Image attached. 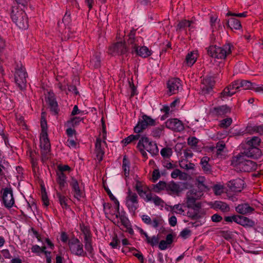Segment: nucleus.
Listing matches in <instances>:
<instances>
[{
	"instance_id": "1",
	"label": "nucleus",
	"mask_w": 263,
	"mask_h": 263,
	"mask_svg": "<svg viewBox=\"0 0 263 263\" xmlns=\"http://www.w3.org/2000/svg\"><path fill=\"white\" fill-rule=\"evenodd\" d=\"M41 126L42 133L40 139V146L41 148L42 160L44 161L48 158V154L49 153L50 149V143L47 137V124L45 118V112H42Z\"/></svg>"
},
{
	"instance_id": "2",
	"label": "nucleus",
	"mask_w": 263,
	"mask_h": 263,
	"mask_svg": "<svg viewBox=\"0 0 263 263\" xmlns=\"http://www.w3.org/2000/svg\"><path fill=\"white\" fill-rule=\"evenodd\" d=\"M232 164L238 167L241 171L249 172L256 169V163L250 160H247L244 154H240L233 158Z\"/></svg>"
},
{
	"instance_id": "3",
	"label": "nucleus",
	"mask_w": 263,
	"mask_h": 263,
	"mask_svg": "<svg viewBox=\"0 0 263 263\" xmlns=\"http://www.w3.org/2000/svg\"><path fill=\"white\" fill-rule=\"evenodd\" d=\"M11 18L13 22L20 29H26L28 28V18L23 8L19 9L18 6L12 7Z\"/></svg>"
},
{
	"instance_id": "4",
	"label": "nucleus",
	"mask_w": 263,
	"mask_h": 263,
	"mask_svg": "<svg viewBox=\"0 0 263 263\" xmlns=\"http://www.w3.org/2000/svg\"><path fill=\"white\" fill-rule=\"evenodd\" d=\"M137 148L144 157H147L145 150L152 155H156L158 153V149L157 144L153 141H149V139L145 137H142L137 144Z\"/></svg>"
},
{
	"instance_id": "5",
	"label": "nucleus",
	"mask_w": 263,
	"mask_h": 263,
	"mask_svg": "<svg viewBox=\"0 0 263 263\" xmlns=\"http://www.w3.org/2000/svg\"><path fill=\"white\" fill-rule=\"evenodd\" d=\"M208 52L212 57L224 59L228 55L231 53V45L227 44L222 47L211 46L209 47Z\"/></svg>"
},
{
	"instance_id": "6",
	"label": "nucleus",
	"mask_w": 263,
	"mask_h": 263,
	"mask_svg": "<svg viewBox=\"0 0 263 263\" xmlns=\"http://www.w3.org/2000/svg\"><path fill=\"white\" fill-rule=\"evenodd\" d=\"M203 193L197 189H192L186 193V205L188 208L198 210L200 208L199 203H196L197 200L200 199Z\"/></svg>"
},
{
	"instance_id": "7",
	"label": "nucleus",
	"mask_w": 263,
	"mask_h": 263,
	"mask_svg": "<svg viewBox=\"0 0 263 263\" xmlns=\"http://www.w3.org/2000/svg\"><path fill=\"white\" fill-rule=\"evenodd\" d=\"M142 118V120L139 121L134 129L135 133L137 134L142 132L148 126H153L155 124V120L146 115H143Z\"/></svg>"
},
{
	"instance_id": "8",
	"label": "nucleus",
	"mask_w": 263,
	"mask_h": 263,
	"mask_svg": "<svg viewBox=\"0 0 263 263\" xmlns=\"http://www.w3.org/2000/svg\"><path fill=\"white\" fill-rule=\"evenodd\" d=\"M127 194L126 204L130 210L135 212L138 207V196L136 193L133 192L130 189L128 190Z\"/></svg>"
},
{
	"instance_id": "9",
	"label": "nucleus",
	"mask_w": 263,
	"mask_h": 263,
	"mask_svg": "<svg viewBox=\"0 0 263 263\" xmlns=\"http://www.w3.org/2000/svg\"><path fill=\"white\" fill-rule=\"evenodd\" d=\"M26 76L27 73L24 69L20 68L16 70L14 75L15 81L21 89H23L26 87Z\"/></svg>"
},
{
	"instance_id": "10",
	"label": "nucleus",
	"mask_w": 263,
	"mask_h": 263,
	"mask_svg": "<svg viewBox=\"0 0 263 263\" xmlns=\"http://www.w3.org/2000/svg\"><path fill=\"white\" fill-rule=\"evenodd\" d=\"M202 84L201 92L205 95L210 93L213 90L215 81L212 77H206L203 79Z\"/></svg>"
},
{
	"instance_id": "11",
	"label": "nucleus",
	"mask_w": 263,
	"mask_h": 263,
	"mask_svg": "<svg viewBox=\"0 0 263 263\" xmlns=\"http://www.w3.org/2000/svg\"><path fill=\"white\" fill-rule=\"evenodd\" d=\"M126 52V47L122 42H117L109 48V53L114 55L124 54Z\"/></svg>"
},
{
	"instance_id": "12",
	"label": "nucleus",
	"mask_w": 263,
	"mask_h": 263,
	"mask_svg": "<svg viewBox=\"0 0 263 263\" xmlns=\"http://www.w3.org/2000/svg\"><path fill=\"white\" fill-rule=\"evenodd\" d=\"M3 200L4 205L8 208H11L14 203V200L11 189L6 188L4 190L3 195Z\"/></svg>"
},
{
	"instance_id": "13",
	"label": "nucleus",
	"mask_w": 263,
	"mask_h": 263,
	"mask_svg": "<svg viewBox=\"0 0 263 263\" xmlns=\"http://www.w3.org/2000/svg\"><path fill=\"white\" fill-rule=\"evenodd\" d=\"M166 126L173 130L180 132L184 129L182 122L177 119H171L165 122Z\"/></svg>"
},
{
	"instance_id": "14",
	"label": "nucleus",
	"mask_w": 263,
	"mask_h": 263,
	"mask_svg": "<svg viewBox=\"0 0 263 263\" xmlns=\"http://www.w3.org/2000/svg\"><path fill=\"white\" fill-rule=\"evenodd\" d=\"M180 80L178 78H172L167 82V85L168 89V93L170 95L178 92L180 85Z\"/></svg>"
},
{
	"instance_id": "15",
	"label": "nucleus",
	"mask_w": 263,
	"mask_h": 263,
	"mask_svg": "<svg viewBox=\"0 0 263 263\" xmlns=\"http://www.w3.org/2000/svg\"><path fill=\"white\" fill-rule=\"evenodd\" d=\"M244 181L240 178H237L230 181L228 183V186L233 192H239L243 188Z\"/></svg>"
},
{
	"instance_id": "16",
	"label": "nucleus",
	"mask_w": 263,
	"mask_h": 263,
	"mask_svg": "<svg viewBox=\"0 0 263 263\" xmlns=\"http://www.w3.org/2000/svg\"><path fill=\"white\" fill-rule=\"evenodd\" d=\"M81 230L84 236L85 247L92 246V236L89 229L84 225H81Z\"/></svg>"
},
{
	"instance_id": "17",
	"label": "nucleus",
	"mask_w": 263,
	"mask_h": 263,
	"mask_svg": "<svg viewBox=\"0 0 263 263\" xmlns=\"http://www.w3.org/2000/svg\"><path fill=\"white\" fill-rule=\"evenodd\" d=\"M48 103L50 109V110L54 113V114L57 115L58 113V105L57 102L55 100L54 98V95L52 92H48V96L47 97Z\"/></svg>"
},
{
	"instance_id": "18",
	"label": "nucleus",
	"mask_w": 263,
	"mask_h": 263,
	"mask_svg": "<svg viewBox=\"0 0 263 263\" xmlns=\"http://www.w3.org/2000/svg\"><path fill=\"white\" fill-rule=\"evenodd\" d=\"M243 154L245 157H250L255 159H259L262 155L261 150L258 147H250Z\"/></svg>"
},
{
	"instance_id": "19",
	"label": "nucleus",
	"mask_w": 263,
	"mask_h": 263,
	"mask_svg": "<svg viewBox=\"0 0 263 263\" xmlns=\"http://www.w3.org/2000/svg\"><path fill=\"white\" fill-rule=\"evenodd\" d=\"M95 151L97 159L99 162L101 161L104 155V151L102 147V140L99 138L97 139Z\"/></svg>"
},
{
	"instance_id": "20",
	"label": "nucleus",
	"mask_w": 263,
	"mask_h": 263,
	"mask_svg": "<svg viewBox=\"0 0 263 263\" xmlns=\"http://www.w3.org/2000/svg\"><path fill=\"white\" fill-rule=\"evenodd\" d=\"M70 184L72 187L74 197L78 200H80V198L83 196V192L80 189L77 180L72 178Z\"/></svg>"
},
{
	"instance_id": "21",
	"label": "nucleus",
	"mask_w": 263,
	"mask_h": 263,
	"mask_svg": "<svg viewBox=\"0 0 263 263\" xmlns=\"http://www.w3.org/2000/svg\"><path fill=\"white\" fill-rule=\"evenodd\" d=\"M236 211L239 214L245 215L252 213L254 211V208L249 205L248 203H243L239 204L236 208Z\"/></svg>"
},
{
	"instance_id": "22",
	"label": "nucleus",
	"mask_w": 263,
	"mask_h": 263,
	"mask_svg": "<svg viewBox=\"0 0 263 263\" xmlns=\"http://www.w3.org/2000/svg\"><path fill=\"white\" fill-rule=\"evenodd\" d=\"M134 51L138 55L143 58L148 57L151 54V51L146 46H142L139 49V47L135 45L134 47Z\"/></svg>"
},
{
	"instance_id": "23",
	"label": "nucleus",
	"mask_w": 263,
	"mask_h": 263,
	"mask_svg": "<svg viewBox=\"0 0 263 263\" xmlns=\"http://www.w3.org/2000/svg\"><path fill=\"white\" fill-rule=\"evenodd\" d=\"M146 200L147 201H152L156 205H163L164 201L156 195L153 196L151 193L146 194Z\"/></svg>"
},
{
	"instance_id": "24",
	"label": "nucleus",
	"mask_w": 263,
	"mask_h": 263,
	"mask_svg": "<svg viewBox=\"0 0 263 263\" xmlns=\"http://www.w3.org/2000/svg\"><path fill=\"white\" fill-rule=\"evenodd\" d=\"M90 66L94 68H98L101 66L100 55L99 53H95L91 57L90 60Z\"/></svg>"
},
{
	"instance_id": "25",
	"label": "nucleus",
	"mask_w": 263,
	"mask_h": 263,
	"mask_svg": "<svg viewBox=\"0 0 263 263\" xmlns=\"http://www.w3.org/2000/svg\"><path fill=\"white\" fill-rule=\"evenodd\" d=\"M238 224L244 227H253L255 226V222L252 219H249L247 217L240 216Z\"/></svg>"
},
{
	"instance_id": "26",
	"label": "nucleus",
	"mask_w": 263,
	"mask_h": 263,
	"mask_svg": "<svg viewBox=\"0 0 263 263\" xmlns=\"http://www.w3.org/2000/svg\"><path fill=\"white\" fill-rule=\"evenodd\" d=\"M197 53L196 51H192L189 53L185 58V62L188 66H192L196 61Z\"/></svg>"
},
{
	"instance_id": "27",
	"label": "nucleus",
	"mask_w": 263,
	"mask_h": 263,
	"mask_svg": "<svg viewBox=\"0 0 263 263\" xmlns=\"http://www.w3.org/2000/svg\"><path fill=\"white\" fill-rule=\"evenodd\" d=\"M213 206L215 209H218L223 212H229L230 210L229 206L225 202L221 201H216L214 202Z\"/></svg>"
},
{
	"instance_id": "28",
	"label": "nucleus",
	"mask_w": 263,
	"mask_h": 263,
	"mask_svg": "<svg viewBox=\"0 0 263 263\" xmlns=\"http://www.w3.org/2000/svg\"><path fill=\"white\" fill-rule=\"evenodd\" d=\"M175 238V235L170 233L167 235L165 240H161L158 247H165L167 245H171Z\"/></svg>"
},
{
	"instance_id": "29",
	"label": "nucleus",
	"mask_w": 263,
	"mask_h": 263,
	"mask_svg": "<svg viewBox=\"0 0 263 263\" xmlns=\"http://www.w3.org/2000/svg\"><path fill=\"white\" fill-rule=\"evenodd\" d=\"M194 22L192 21H189L186 20H183L180 21L177 25V31L180 30L184 28L185 27H189V30H190L192 28H194L192 24H193Z\"/></svg>"
},
{
	"instance_id": "30",
	"label": "nucleus",
	"mask_w": 263,
	"mask_h": 263,
	"mask_svg": "<svg viewBox=\"0 0 263 263\" xmlns=\"http://www.w3.org/2000/svg\"><path fill=\"white\" fill-rule=\"evenodd\" d=\"M227 25L231 29H239L241 28L240 21L236 18H232L228 21Z\"/></svg>"
},
{
	"instance_id": "31",
	"label": "nucleus",
	"mask_w": 263,
	"mask_h": 263,
	"mask_svg": "<svg viewBox=\"0 0 263 263\" xmlns=\"http://www.w3.org/2000/svg\"><path fill=\"white\" fill-rule=\"evenodd\" d=\"M209 160L210 158L205 156L203 157L200 161L202 169L206 173H210L211 170V165L209 164Z\"/></svg>"
},
{
	"instance_id": "32",
	"label": "nucleus",
	"mask_w": 263,
	"mask_h": 263,
	"mask_svg": "<svg viewBox=\"0 0 263 263\" xmlns=\"http://www.w3.org/2000/svg\"><path fill=\"white\" fill-rule=\"evenodd\" d=\"M213 111L217 115H222L230 112V108L227 105H223L217 107H214Z\"/></svg>"
},
{
	"instance_id": "33",
	"label": "nucleus",
	"mask_w": 263,
	"mask_h": 263,
	"mask_svg": "<svg viewBox=\"0 0 263 263\" xmlns=\"http://www.w3.org/2000/svg\"><path fill=\"white\" fill-rule=\"evenodd\" d=\"M135 189L140 196L142 197L144 194H146L147 189L146 186L144 185L142 182L137 181L135 185Z\"/></svg>"
},
{
	"instance_id": "34",
	"label": "nucleus",
	"mask_w": 263,
	"mask_h": 263,
	"mask_svg": "<svg viewBox=\"0 0 263 263\" xmlns=\"http://www.w3.org/2000/svg\"><path fill=\"white\" fill-rule=\"evenodd\" d=\"M166 190L177 194L180 192V186L174 182H171L167 184Z\"/></svg>"
},
{
	"instance_id": "35",
	"label": "nucleus",
	"mask_w": 263,
	"mask_h": 263,
	"mask_svg": "<svg viewBox=\"0 0 263 263\" xmlns=\"http://www.w3.org/2000/svg\"><path fill=\"white\" fill-rule=\"evenodd\" d=\"M261 142V139L258 137L254 136L251 139L247 141V144L251 147H258Z\"/></svg>"
},
{
	"instance_id": "36",
	"label": "nucleus",
	"mask_w": 263,
	"mask_h": 263,
	"mask_svg": "<svg viewBox=\"0 0 263 263\" xmlns=\"http://www.w3.org/2000/svg\"><path fill=\"white\" fill-rule=\"evenodd\" d=\"M236 93V91H231V87L227 86L220 93V98L223 100V98L231 97Z\"/></svg>"
},
{
	"instance_id": "37",
	"label": "nucleus",
	"mask_w": 263,
	"mask_h": 263,
	"mask_svg": "<svg viewBox=\"0 0 263 263\" xmlns=\"http://www.w3.org/2000/svg\"><path fill=\"white\" fill-rule=\"evenodd\" d=\"M58 175V179L57 181L59 183L60 189L62 190L63 187L65 186V184L66 183L65 179L66 176L64 173L62 172H59L57 173Z\"/></svg>"
},
{
	"instance_id": "38",
	"label": "nucleus",
	"mask_w": 263,
	"mask_h": 263,
	"mask_svg": "<svg viewBox=\"0 0 263 263\" xmlns=\"http://www.w3.org/2000/svg\"><path fill=\"white\" fill-rule=\"evenodd\" d=\"M57 196L58 198L59 202L61 204V205L62 206L63 208H66L68 206L67 205V199L65 197V196L63 195L60 192L57 193Z\"/></svg>"
},
{
	"instance_id": "39",
	"label": "nucleus",
	"mask_w": 263,
	"mask_h": 263,
	"mask_svg": "<svg viewBox=\"0 0 263 263\" xmlns=\"http://www.w3.org/2000/svg\"><path fill=\"white\" fill-rule=\"evenodd\" d=\"M166 187L167 184L165 182L160 181L157 184L154 185L153 190L155 192L159 193L164 189L166 190Z\"/></svg>"
},
{
	"instance_id": "40",
	"label": "nucleus",
	"mask_w": 263,
	"mask_h": 263,
	"mask_svg": "<svg viewBox=\"0 0 263 263\" xmlns=\"http://www.w3.org/2000/svg\"><path fill=\"white\" fill-rule=\"evenodd\" d=\"M205 179L203 177H199L197 179V185L198 187V190L202 191L203 193V191L205 190L206 189V186L204 184Z\"/></svg>"
},
{
	"instance_id": "41",
	"label": "nucleus",
	"mask_w": 263,
	"mask_h": 263,
	"mask_svg": "<svg viewBox=\"0 0 263 263\" xmlns=\"http://www.w3.org/2000/svg\"><path fill=\"white\" fill-rule=\"evenodd\" d=\"M179 166L182 168L189 170H193L194 168V164L192 163H187V161L185 160H181L179 162Z\"/></svg>"
},
{
	"instance_id": "42",
	"label": "nucleus",
	"mask_w": 263,
	"mask_h": 263,
	"mask_svg": "<svg viewBox=\"0 0 263 263\" xmlns=\"http://www.w3.org/2000/svg\"><path fill=\"white\" fill-rule=\"evenodd\" d=\"M164 221L160 216H157L153 219L151 225L154 228H157L163 224Z\"/></svg>"
},
{
	"instance_id": "43",
	"label": "nucleus",
	"mask_w": 263,
	"mask_h": 263,
	"mask_svg": "<svg viewBox=\"0 0 263 263\" xmlns=\"http://www.w3.org/2000/svg\"><path fill=\"white\" fill-rule=\"evenodd\" d=\"M239 85L241 87H244L245 89H252L254 84L247 80L239 81Z\"/></svg>"
},
{
	"instance_id": "44",
	"label": "nucleus",
	"mask_w": 263,
	"mask_h": 263,
	"mask_svg": "<svg viewBox=\"0 0 263 263\" xmlns=\"http://www.w3.org/2000/svg\"><path fill=\"white\" fill-rule=\"evenodd\" d=\"M140 138V135L138 134L135 135H131L126 138L124 139L122 142H124L126 145L134 141L138 140Z\"/></svg>"
},
{
	"instance_id": "45",
	"label": "nucleus",
	"mask_w": 263,
	"mask_h": 263,
	"mask_svg": "<svg viewBox=\"0 0 263 263\" xmlns=\"http://www.w3.org/2000/svg\"><path fill=\"white\" fill-rule=\"evenodd\" d=\"M71 252L77 256H84L86 254L83 248H70Z\"/></svg>"
},
{
	"instance_id": "46",
	"label": "nucleus",
	"mask_w": 263,
	"mask_h": 263,
	"mask_svg": "<svg viewBox=\"0 0 263 263\" xmlns=\"http://www.w3.org/2000/svg\"><path fill=\"white\" fill-rule=\"evenodd\" d=\"M128 161L125 156L124 157L123 160V168L124 173V175L126 177L129 176V167L128 166Z\"/></svg>"
},
{
	"instance_id": "47",
	"label": "nucleus",
	"mask_w": 263,
	"mask_h": 263,
	"mask_svg": "<svg viewBox=\"0 0 263 263\" xmlns=\"http://www.w3.org/2000/svg\"><path fill=\"white\" fill-rule=\"evenodd\" d=\"M104 189L107 193L109 197H110V199L114 201L116 206L117 209L118 211L119 210V202L118 201V200L115 198V197L113 195V194L111 193V191L109 190L108 188L106 187V186H104Z\"/></svg>"
},
{
	"instance_id": "48",
	"label": "nucleus",
	"mask_w": 263,
	"mask_h": 263,
	"mask_svg": "<svg viewBox=\"0 0 263 263\" xmlns=\"http://www.w3.org/2000/svg\"><path fill=\"white\" fill-rule=\"evenodd\" d=\"M159 241V237L158 235L157 236H153V237H150V238H148V240L147 242L152 246H156L158 244Z\"/></svg>"
},
{
	"instance_id": "49",
	"label": "nucleus",
	"mask_w": 263,
	"mask_h": 263,
	"mask_svg": "<svg viewBox=\"0 0 263 263\" xmlns=\"http://www.w3.org/2000/svg\"><path fill=\"white\" fill-rule=\"evenodd\" d=\"M160 153L164 158H169L173 153L172 149L169 147H165L161 149Z\"/></svg>"
},
{
	"instance_id": "50",
	"label": "nucleus",
	"mask_w": 263,
	"mask_h": 263,
	"mask_svg": "<svg viewBox=\"0 0 263 263\" xmlns=\"http://www.w3.org/2000/svg\"><path fill=\"white\" fill-rule=\"evenodd\" d=\"M41 194L42 199L44 203V204L46 206H48L49 205V200L47 197V193L46 192L45 188L43 186L42 187Z\"/></svg>"
},
{
	"instance_id": "51",
	"label": "nucleus",
	"mask_w": 263,
	"mask_h": 263,
	"mask_svg": "<svg viewBox=\"0 0 263 263\" xmlns=\"http://www.w3.org/2000/svg\"><path fill=\"white\" fill-rule=\"evenodd\" d=\"M128 250L129 251H130L132 252L134 256L137 257L141 262L143 263L144 258L142 254L140 252L138 251L135 249H130V248H129Z\"/></svg>"
},
{
	"instance_id": "52",
	"label": "nucleus",
	"mask_w": 263,
	"mask_h": 263,
	"mask_svg": "<svg viewBox=\"0 0 263 263\" xmlns=\"http://www.w3.org/2000/svg\"><path fill=\"white\" fill-rule=\"evenodd\" d=\"M219 22L220 20L217 16H211L210 17V24L212 28L213 29V31H214V29L216 28V24H219Z\"/></svg>"
},
{
	"instance_id": "53",
	"label": "nucleus",
	"mask_w": 263,
	"mask_h": 263,
	"mask_svg": "<svg viewBox=\"0 0 263 263\" xmlns=\"http://www.w3.org/2000/svg\"><path fill=\"white\" fill-rule=\"evenodd\" d=\"M232 120L231 118H228L221 121L220 126L221 127L227 128L232 123Z\"/></svg>"
},
{
	"instance_id": "54",
	"label": "nucleus",
	"mask_w": 263,
	"mask_h": 263,
	"mask_svg": "<svg viewBox=\"0 0 263 263\" xmlns=\"http://www.w3.org/2000/svg\"><path fill=\"white\" fill-rule=\"evenodd\" d=\"M214 192L216 195H220L223 192V187L221 185H215L213 187Z\"/></svg>"
},
{
	"instance_id": "55",
	"label": "nucleus",
	"mask_w": 263,
	"mask_h": 263,
	"mask_svg": "<svg viewBox=\"0 0 263 263\" xmlns=\"http://www.w3.org/2000/svg\"><path fill=\"white\" fill-rule=\"evenodd\" d=\"M229 87H231V91H236V92L238 90L239 88H240V86L239 85V80H237L233 83L231 84L228 86Z\"/></svg>"
},
{
	"instance_id": "56",
	"label": "nucleus",
	"mask_w": 263,
	"mask_h": 263,
	"mask_svg": "<svg viewBox=\"0 0 263 263\" xmlns=\"http://www.w3.org/2000/svg\"><path fill=\"white\" fill-rule=\"evenodd\" d=\"M225 144L223 142L220 141L217 143L216 146V149L217 150V154H219L223 151V148L225 147Z\"/></svg>"
},
{
	"instance_id": "57",
	"label": "nucleus",
	"mask_w": 263,
	"mask_h": 263,
	"mask_svg": "<svg viewBox=\"0 0 263 263\" xmlns=\"http://www.w3.org/2000/svg\"><path fill=\"white\" fill-rule=\"evenodd\" d=\"M82 120V118L79 117H73L70 121H68V123L71 124L73 126H74L78 125Z\"/></svg>"
},
{
	"instance_id": "58",
	"label": "nucleus",
	"mask_w": 263,
	"mask_h": 263,
	"mask_svg": "<svg viewBox=\"0 0 263 263\" xmlns=\"http://www.w3.org/2000/svg\"><path fill=\"white\" fill-rule=\"evenodd\" d=\"M130 37L128 40V43L132 45V48L133 49L132 52H134V47L136 45L137 46L136 43V40L133 36V34L131 32L130 34L129 35Z\"/></svg>"
},
{
	"instance_id": "59",
	"label": "nucleus",
	"mask_w": 263,
	"mask_h": 263,
	"mask_svg": "<svg viewBox=\"0 0 263 263\" xmlns=\"http://www.w3.org/2000/svg\"><path fill=\"white\" fill-rule=\"evenodd\" d=\"M69 246H77L78 247H80V242L78 239L77 238L72 237L70 239H69L68 241Z\"/></svg>"
},
{
	"instance_id": "60",
	"label": "nucleus",
	"mask_w": 263,
	"mask_h": 263,
	"mask_svg": "<svg viewBox=\"0 0 263 263\" xmlns=\"http://www.w3.org/2000/svg\"><path fill=\"white\" fill-rule=\"evenodd\" d=\"M191 231L188 229H185L180 232V236L183 238H186L190 236Z\"/></svg>"
},
{
	"instance_id": "61",
	"label": "nucleus",
	"mask_w": 263,
	"mask_h": 263,
	"mask_svg": "<svg viewBox=\"0 0 263 263\" xmlns=\"http://www.w3.org/2000/svg\"><path fill=\"white\" fill-rule=\"evenodd\" d=\"M30 0H15L17 4L20 7L24 8L26 7Z\"/></svg>"
},
{
	"instance_id": "62",
	"label": "nucleus",
	"mask_w": 263,
	"mask_h": 263,
	"mask_svg": "<svg viewBox=\"0 0 263 263\" xmlns=\"http://www.w3.org/2000/svg\"><path fill=\"white\" fill-rule=\"evenodd\" d=\"M183 175V173L178 169L175 170L171 173V177L173 178H176L178 177H182Z\"/></svg>"
},
{
	"instance_id": "63",
	"label": "nucleus",
	"mask_w": 263,
	"mask_h": 263,
	"mask_svg": "<svg viewBox=\"0 0 263 263\" xmlns=\"http://www.w3.org/2000/svg\"><path fill=\"white\" fill-rule=\"evenodd\" d=\"M163 130V127H158V128H155L153 132L154 136L157 137H160Z\"/></svg>"
},
{
	"instance_id": "64",
	"label": "nucleus",
	"mask_w": 263,
	"mask_h": 263,
	"mask_svg": "<svg viewBox=\"0 0 263 263\" xmlns=\"http://www.w3.org/2000/svg\"><path fill=\"white\" fill-rule=\"evenodd\" d=\"M198 143V139L195 137H191L188 139V144L191 146H196Z\"/></svg>"
}]
</instances>
